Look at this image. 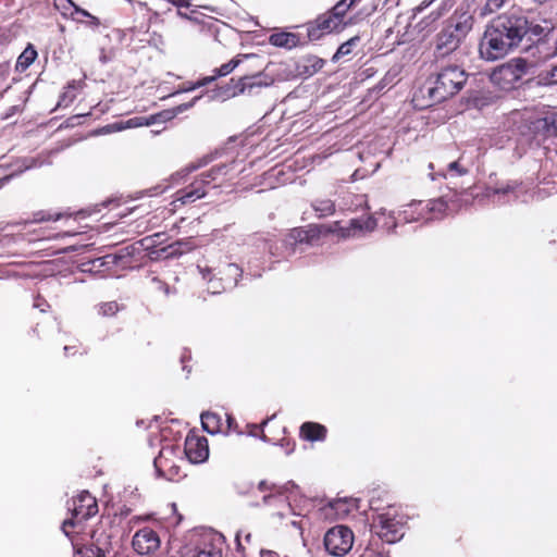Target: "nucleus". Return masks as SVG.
Returning a JSON list of instances; mask_svg holds the SVG:
<instances>
[{
  "label": "nucleus",
  "mask_w": 557,
  "mask_h": 557,
  "mask_svg": "<svg viewBox=\"0 0 557 557\" xmlns=\"http://www.w3.org/2000/svg\"><path fill=\"white\" fill-rule=\"evenodd\" d=\"M528 16L520 10H509L490 21L479 45L482 59L495 61L518 48L527 37Z\"/></svg>",
  "instance_id": "obj_1"
},
{
  "label": "nucleus",
  "mask_w": 557,
  "mask_h": 557,
  "mask_svg": "<svg viewBox=\"0 0 557 557\" xmlns=\"http://www.w3.org/2000/svg\"><path fill=\"white\" fill-rule=\"evenodd\" d=\"M467 77V73L459 65L443 66L436 75L434 85L428 89V106L441 103L455 96L466 84Z\"/></svg>",
  "instance_id": "obj_2"
},
{
  "label": "nucleus",
  "mask_w": 557,
  "mask_h": 557,
  "mask_svg": "<svg viewBox=\"0 0 557 557\" xmlns=\"http://www.w3.org/2000/svg\"><path fill=\"white\" fill-rule=\"evenodd\" d=\"M471 28V16L463 14L458 17H451L436 36V55L445 57L456 51Z\"/></svg>",
  "instance_id": "obj_3"
},
{
  "label": "nucleus",
  "mask_w": 557,
  "mask_h": 557,
  "mask_svg": "<svg viewBox=\"0 0 557 557\" xmlns=\"http://www.w3.org/2000/svg\"><path fill=\"white\" fill-rule=\"evenodd\" d=\"M407 529V517L395 506H388L383 512L373 517L371 530L385 543L400 541Z\"/></svg>",
  "instance_id": "obj_4"
},
{
  "label": "nucleus",
  "mask_w": 557,
  "mask_h": 557,
  "mask_svg": "<svg viewBox=\"0 0 557 557\" xmlns=\"http://www.w3.org/2000/svg\"><path fill=\"white\" fill-rule=\"evenodd\" d=\"M227 172L225 164L212 166L210 170L201 173L188 186L178 189L175 193V201L182 205L193 203L207 195V186L215 182L219 176H224Z\"/></svg>",
  "instance_id": "obj_5"
},
{
  "label": "nucleus",
  "mask_w": 557,
  "mask_h": 557,
  "mask_svg": "<svg viewBox=\"0 0 557 557\" xmlns=\"http://www.w3.org/2000/svg\"><path fill=\"white\" fill-rule=\"evenodd\" d=\"M69 510L72 512V518L66 519L62 523V530L66 536H70L72 529L98 512V504L96 498L87 491L79 493L69 503Z\"/></svg>",
  "instance_id": "obj_6"
},
{
  "label": "nucleus",
  "mask_w": 557,
  "mask_h": 557,
  "mask_svg": "<svg viewBox=\"0 0 557 557\" xmlns=\"http://www.w3.org/2000/svg\"><path fill=\"white\" fill-rule=\"evenodd\" d=\"M202 277L208 280V290L212 294H221L233 289L242 277L243 270L235 263H225L216 274L208 268L201 269Z\"/></svg>",
  "instance_id": "obj_7"
},
{
  "label": "nucleus",
  "mask_w": 557,
  "mask_h": 557,
  "mask_svg": "<svg viewBox=\"0 0 557 557\" xmlns=\"http://www.w3.org/2000/svg\"><path fill=\"white\" fill-rule=\"evenodd\" d=\"M354 532L346 525H335L324 535V547L326 552L335 557H343L348 554L354 544Z\"/></svg>",
  "instance_id": "obj_8"
},
{
  "label": "nucleus",
  "mask_w": 557,
  "mask_h": 557,
  "mask_svg": "<svg viewBox=\"0 0 557 557\" xmlns=\"http://www.w3.org/2000/svg\"><path fill=\"white\" fill-rule=\"evenodd\" d=\"M163 234L157 233L153 236H148L143 238L138 244L144 246L147 250H149V256L151 259H170L180 257L193 249V246L189 242L177 240L175 243L169 244L164 247L157 249L158 239L161 238Z\"/></svg>",
  "instance_id": "obj_9"
},
{
  "label": "nucleus",
  "mask_w": 557,
  "mask_h": 557,
  "mask_svg": "<svg viewBox=\"0 0 557 557\" xmlns=\"http://www.w3.org/2000/svg\"><path fill=\"white\" fill-rule=\"evenodd\" d=\"M527 71V63L522 59H513L502 64L491 74V81L502 89H510L522 78Z\"/></svg>",
  "instance_id": "obj_10"
},
{
  "label": "nucleus",
  "mask_w": 557,
  "mask_h": 557,
  "mask_svg": "<svg viewBox=\"0 0 557 557\" xmlns=\"http://www.w3.org/2000/svg\"><path fill=\"white\" fill-rule=\"evenodd\" d=\"M261 79V74L244 75L238 79L231 78V81L221 86L218 90V95L224 99L234 98L245 92H251L253 88H261L267 86Z\"/></svg>",
  "instance_id": "obj_11"
},
{
  "label": "nucleus",
  "mask_w": 557,
  "mask_h": 557,
  "mask_svg": "<svg viewBox=\"0 0 557 557\" xmlns=\"http://www.w3.org/2000/svg\"><path fill=\"white\" fill-rule=\"evenodd\" d=\"M339 222H334L333 226L326 225H309L307 227H294L286 235V244L296 246L298 244H312L318 240L322 234L335 231Z\"/></svg>",
  "instance_id": "obj_12"
},
{
  "label": "nucleus",
  "mask_w": 557,
  "mask_h": 557,
  "mask_svg": "<svg viewBox=\"0 0 557 557\" xmlns=\"http://www.w3.org/2000/svg\"><path fill=\"white\" fill-rule=\"evenodd\" d=\"M161 545L159 533L150 527H144L135 532L132 547L137 555H153Z\"/></svg>",
  "instance_id": "obj_13"
},
{
  "label": "nucleus",
  "mask_w": 557,
  "mask_h": 557,
  "mask_svg": "<svg viewBox=\"0 0 557 557\" xmlns=\"http://www.w3.org/2000/svg\"><path fill=\"white\" fill-rule=\"evenodd\" d=\"M153 463L159 475L169 481H178L184 476L181 466L176 463L172 448H162Z\"/></svg>",
  "instance_id": "obj_14"
},
{
  "label": "nucleus",
  "mask_w": 557,
  "mask_h": 557,
  "mask_svg": "<svg viewBox=\"0 0 557 557\" xmlns=\"http://www.w3.org/2000/svg\"><path fill=\"white\" fill-rule=\"evenodd\" d=\"M343 28L339 20L327 11L307 24V35L310 40H319L323 35L339 32Z\"/></svg>",
  "instance_id": "obj_15"
},
{
  "label": "nucleus",
  "mask_w": 557,
  "mask_h": 557,
  "mask_svg": "<svg viewBox=\"0 0 557 557\" xmlns=\"http://www.w3.org/2000/svg\"><path fill=\"white\" fill-rule=\"evenodd\" d=\"M184 453L191 463L205 462L209 457L208 440L190 431L185 438Z\"/></svg>",
  "instance_id": "obj_16"
},
{
  "label": "nucleus",
  "mask_w": 557,
  "mask_h": 557,
  "mask_svg": "<svg viewBox=\"0 0 557 557\" xmlns=\"http://www.w3.org/2000/svg\"><path fill=\"white\" fill-rule=\"evenodd\" d=\"M534 136L541 139L557 137V109L547 110L531 122Z\"/></svg>",
  "instance_id": "obj_17"
},
{
  "label": "nucleus",
  "mask_w": 557,
  "mask_h": 557,
  "mask_svg": "<svg viewBox=\"0 0 557 557\" xmlns=\"http://www.w3.org/2000/svg\"><path fill=\"white\" fill-rule=\"evenodd\" d=\"M248 57H249L248 54L235 57L234 59H232L227 63H224L220 67L214 69L212 75L206 76V77L199 79L198 82H196L195 84H193L191 86H189L186 89L187 90H194L196 88H200L202 86L211 84L212 82H214L219 77L228 75L230 73H232L242 63L243 58H248Z\"/></svg>",
  "instance_id": "obj_18"
},
{
  "label": "nucleus",
  "mask_w": 557,
  "mask_h": 557,
  "mask_svg": "<svg viewBox=\"0 0 557 557\" xmlns=\"http://www.w3.org/2000/svg\"><path fill=\"white\" fill-rule=\"evenodd\" d=\"M327 429L318 422L307 421L299 428L300 438L308 442H322L326 438Z\"/></svg>",
  "instance_id": "obj_19"
},
{
  "label": "nucleus",
  "mask_w": 557,
  "mask_h": 557,
  "mask_svg": "<svg viewBox=\"0 0 557 557\" xmlns=\"http://www.w3.org/2000/svg\"><path fill=\"white\" fill-rule=\"evenodd\" d=\"M269 42L275 47L293 49L300 45V37L295 33L277 32L269 37Z\"/></svg>",
  "instance_id": "obj_20"
},
{
  "label": "nucleus",
  "mask_w": 557,
  "mask_h": 557,
  "mask_svg": "<svg viewBox=\"0 0 557 557\" xmlns=\"http://www.w3.org/2000/svg\"><path fill=\"white\" fill-rule=\"evenodd\" d=\"M426 200H413L410 203L406 205L401 211V215L406 222H417L420 220H431V216L428 215V209L421 210V207L417 206L418 203H425Z\"/></svg>",
  "instance_id": "obj_21"
},
{
  "label": "nucleus",
  "mask_w": 557,
  "mask_h": 557,
  "mask_svg": "<svg viewBox=\"0 0 557 557\" xmlns=\"http://www.w3.org/2000/svg\"><path fill=\"white\" fill-rule=\"evenodd\" d=\"M202 428L211 434L223 433V416L219 412L207 411L201 414Z\"/></svg>",
  "instance_id": "obj_22"
},
{
  "label": "nucleus",
  "mask_w": 557,
  "mask_h": 557,
  "mask_svg": "<svg viewBox=\"0 0 557 557\" xmlns=\"http://www.w3.org/2000/svg\"><path fill=\"white\" fill-rule=\"evenodd\" d=\"M38 52L33 44H28L22 53L17 57L15 71L24 73L37 59Z\"/></svg>",
  "instance_id": "obj_23"
},
{
  "label": "nucleus",
  "mask_w": 557,
  "mask_h": 557,
  "mask_svg": "<svg viewBox=\"0 0 557 557\" xmlns=\"http://www.w3.org/2000/svg\"><path fill=\"white\" fill-rule=\"evenodd\" d=\"M135 250H136L135 245L126 246V247L122 248L116 253L107 255L103 258L104 262H102V264L114 263V264L121 265V267L131 265V261L128 259L133 256Z\"/></svg>",
  "instance_id": "obj_24"
},
{
  "label": "nucleus",
  "mask_w": 557,
  "mask_h": 557,
  "mask_svg": "<svg viewBox=\"0 0 557 557\" xmlns=\"http://www.w3.org/2000/svg\"><path fill=\"white\" fill-rule=\"evenodd\" d=\"M417 206H420L421 210L428 209V215L431 216V220L437 219L448 209V205L443 198L430 199L425 203H418Z\"/></svg>",
  "instance_id": "obj_25"
},
{
  "label": "nucleus",
  "mask_w": 557,
  "mask_h": 557,
  "mask_svg": "<svg viewBox=\"0 0 557 557\" xmlns=\"http://www.w3.org/2000/svg\"><path fill=\"white\" fill-rule=\"evenodd\" d=\"M70 16L77 23L85 24L92 29H97L101 25L99 17L90 14L81 7H75V13H70Z\"/></svg>",
  "instance_id": "obj_26"
},
{
  "label": "nucleus",
  "mask_w": 557,
  "mask_h": 557,
  "mask_svg": "<svg viewBox=\"0 0 557 557\" xmlns=\"http://www.w3.org/2000/svg\"><path fill=\"white\" fill-rule=\"evenodd\" d=\"M375 226L376 220L371 215L352 219L349 222V227L346 230V235H350L351 231L371 232L375 228Z\"/></svg>",
  "instance_id": "obj_27"
},
{
  "label": "nucleus",
  "mask_w": 557,
  "mask_h": 557,
  "mask_svg": "<svg viewBox=\"0 0 557 557\" xmlns=\"http://www.w3.org/2000/svg\"><path fill=\"white\" fill-rule=\"evenodd\" d=\"M147 290L152 296H168L170 293V286L160 277L151 276L147 283Z\"/></svg>",
  "instance_id": "obj_28"
},
{
  "label": "nucleus",
  "mask_w": 557,
  "mask_h": 557,
  "mask_svg": "<svg viewBox=\"0 0 557 557\" xmlns=\"http://www.w3.org/2000/svg\"><path fill=\"white\" fill-rule=\"evenodd\" d=\"M311 206L319 218L330 216L335 212V202L331 199H317Z\"/></svg>",
  "instance_id": "obj_29"
},
{
  "label": "nucleus",
  "mask_w": 557,
  "mask_h": 557,
  "mask_svg": "<svg viewBox=\"0 0 557 557\" xmlns=\"http://www.w3.org/2000/svg\"><path fill=\"white\" fill-rule=\"evenodd\" d=\"M71 216L70 213H62V212H54L51 213L46 210H39L33 213L32 222L40 223V222H48V221H58L63 218Z\"/></svg>",
  "instance_id": "obj_30"
},
{
  "label": "nucleus",
  "mask_w": 557,
  "mask_h": 557,
  "mask_svg": "<svg viewBox=\"0 0 557 557\" xmlns=\"http://www.w3.org/2000/svg\"><path fill=\"white\" fill-rule=\"evenodd\" d=\"M552 29L553 27L533 24L531 21L528 20L527 36L529 37V40H540L541 38L547 36V34Z\"/></svg>",
  "instance_id": "obj_31"
},
{
  "label": "nucleus",
  "mask_w": 557,
  "mask_h": 557,
  "mask_svg": "<svg viewBox=\"0 0 557 557\" xmlns=\"http://www.w3.org/2000/svg\"><path fill=\"white\" fill-rule=\"evenodd\" d=\"M359 41H360V37L359 36H354L350 39H348L347 41L343 42L338 47V49L335 52V54L333 55L332 61L336 62V61L341 60L343 57H346V55L350 54L352 52L354 47Z\"/></svg>",
  "instance_id": "obj_32"
},
{
  "label": "nucleus",
  "mask_w": 557,
  "mask_h": 557,
  "mask_svg": "<svg viewBox=\"0 0 557 557\" xmlns=\"http://www.w3.org/2000/svg\"><path fill=\"white\" fill-rule=\"evenodd\" d=\"M191 104H183L178 106L175 110H163L157 114L150 115V122L152 124L159 123V122H166L172 120L177 112H182L184 109L189 108Z\"/></svg>",
  "instance_id": "obj_33"
},
{
  "label": "nucleus",
  "mask_w": 557,
  "mask_h": 557,
  "mask_svg": "<svg viewBox=\"0 0 557 557\" xmlns=\"http://www.w3.org/2000/svg\"><path fill=\"white\" fill-rule=\"evenodd\" d=\"M354 9L352 5L349 4L348 0H339L331 10L330 12L333 14L334 17H337L339 20V23L345 27L346 23L344 21L347 12L349 10Z\"/></svg>",
  "instance_id": "obj_34"
},
{
  "label": "nucleus",
  "mask_w": 557,
  "mask_h": 557,
  "mask_svg": "<svg viewBox=\"0 0 557 557\" xmlns=\"http://www.w3.org/2000/svg\"><path fill=\"white\" fill-rule=\"evenodd\" d=\"M76 97V85L75 82L67 84L64 91L62 92L59 106L67 107Z\"/></svg>",
  "instance_id": "obj_35"
},
{
  "label": "nucleus",
  "mask_w": 557,
  "mask_h": 557,
  "mask_svg": "<svg viewBox=\"0 0 557 557\" xmlns=\"http://www.w3.org/2000/svg\"><path fill=\"white\" fill-rule=\"evenodd\" d=\"M120 310V306L116 301H107L102 302L99 306L98 312L102 317H113Z\"/></svg>",
  "instance_id": "obj_36"
},
{
  "label": "nucleus",
  "mask_w": 557,
  "mask_h": 557,
  "mask_svg": "<svg viewBox=\"0 0 557 557\" xmlns=\"http://www.w3.org/2000/svg\"><path fill=\"white\" fill-rule=\"evenodd\" d=\"M197 557H223V550L221 546L210 544L200 549Z\"/></svg>",
  "instance_id": "obj_37"
},
{
  "label": "nucleus",
  "mask_w": 557,
  "mask_h": 557,
  "mask_svg": "<svg viewBox=\"0 0 557 557\" xmlns=\"http://www.w3.org/2000/svg\"><path fill=\"white\" fill-rule=\"evenodd\" d=\"M82 557H107L106 552L95 545L84 546L83 548L77 550Z\"/></svg>",
  "instance_id": "obj_38"
},
{
  "label": "nucleus",
  "mask_w": 557,
  "mask_h": 557,
  "mask_svg": "<svg viewBox=\"0 0 557 557\" xmlns=\"http://www.w3.org/2000/svg\"><path fill=\"white\" fill-rule=\"evenodd\" d=\"M223 424H224L223 433H225V434L231 433V432H235L238 434L240 433L235 418L226 412L223 414Z\"/></svg>",
  "instance_id": "obj_39"
},
{
  "label": "nucleus",
  "mask_w": 557,
  "mask_h": 557,
  "mask_svg": "<svg viewBox=\"0 0 557 557\" xmlns=\"http://www.w3.org/2000/svg\"><path fill=\"white\" fill-rule=\"evenodd\" d=\"M127 125L129 127L149 126L152 125V122H150V116H135L127 121Z\"/></svg>",
  "instance_id": "obj_40"
},
{
  "label": "nucleus",
  "mask_w": 557,
  "mask_h": 557,
  "mask_svg": "<svg viewBox=\"0 0 557 557\" xmlns=\"http://www.w3.org/2000/svg\"><path fill=\"white\" fill-rule=\"evenodd\" d=\"M271 419H267L264 421H262L260 424H252L251 425V430H250V434L253 435V436H257L259 434V432L261 433V437L264 440V441H268V436L267 434L264 433V428L269 424Z\"/></svg>",
  "instance_id": "obj_41"
},
{
  "label": "nucleus",
  "mask_w": 557,
  "mask_h": 557,
  "mask_svg": "<svg viewBox=\"0 0 557 557\" xmlns=\"http://www.w3.org/2000/svg\"><path fill=\"white\" fill-rule=\"evenodd\" d=\"M33 307L40 312H47L50 309L49 302L41 295H37L34 298Z\"/></svg>",
  "instance_id": "obj_42"
},
{
  "label": "nucleus",
  "mask_w": 557,
  "mask_h": 557,
  "mask_svg": "<svg viewBox=\"0 0 557 557\" xmlns=\"http://www.w3.org/2000/svg\"><path fill=\"white\" fill-rule=\"evenodd\" d=\"M518 186H519V184L516 182L507 183L505 185L494 188L493 193L494 194H503V195L513 193L518 188Z\"/></svg>",
  "instance_id": "obj_43"
},
{
  "label": "nucleus",
  "mask_w": 557,
  "mask_h": 557,
  "mask_svg": "<svg viewBox=\"0 0 557 557\" xmlns=\"http://www.w3.org/2000/svg\"><path fill=\"white\" fill-rule=\"evenodd\" d=\"M447 170L449 172H456L457 175H465L468 173V170L460 165L459 160H455L448 163Z\"/></svg>",
  "instance_id": "obj_44"
},
{
  "label": "nucleus",
  "mask_w": 557,
  "mask_h": 557,
  "mask_svg": "<svg viewBox=\"0 0 557 557\" xmlns=\"http://www.w3.org/2000/svg\"><path fill=\"white\" fill-rule=\"evenodd\" d=\"M54 5L59 10H69L72 8L73 11L71 13H75V7H78L72 0H54Z\"/></svg>",
  "instance_id": "obj_45"
},
{
  "label": "nucleus",
  "mask_w": 557,
  "mask_h": 557,
  "mask_svg": "<svg viewBox=\"0 0 557 557\" xmlns=\"http://www.w3.org/2000/svg\"><path fill=\"white\" fill-rule=\"evenodd\" d=\"M508 0H487L485 8L488 12L499 10Z\"/></svg>",
  "instance_id": "obj_46"
},
{
  "label": "nucleus",
  "mask_w": 557,
  "mask_h": 557,
  "mask_svg": "<svg viewBox=\"0 0 557 557\" xmlns=\"http://www.w3.org/2000/svg\"><path fill=\"white\" fill-rule=\"evenodd\" d=\"M177 8H189L191 5L190 0H166Z\"/></svg>",
  "instance_id": "obj_47"
},
{
  "label": "nucleus",
  "mask_w": 557,
  "mask_h": 557,
  "mask_svg": "<svg viewBox=\"0 0 557 557\" xmlns=\"http://www.w3.org/2000/svg\"><path fill=\"white\" fill-rule=\"evenodd\" d=\"M260 557H281L278 553L271 549H261Z\"/></svg>",
  "instance_id": "obj_48"
},
{
  "label": "nucleus",
  "mask_w": 557,
  "mask_h": 557,
  "mask_svg": "<svg viewBox=\"0 0 557 557\" xmlns=\"http://www.w3.org/2000/svg\"><path fill=\"white\" fill-rule=\"evenodd\" d=\"M550 79L553 83L557 84V65L554 66L550 71Z\"/></svg>",
  "instance_id": "obj_49"
},
{
  "label": "nucleus",
  "mask_w": 557,
  "mask_h": 557,
  "mask_svg": "<svg viewBox=\"0 0 557 557\" xmlns=\"http://www.w3.org/2000/svg\"><path fill=\"white\" fill-rule=\"evenodd\" d=\"M258 488L261 491V492H264L267 490H270V486L268 485V483L265 481H261L258 485Z\"/></svg>",
  "instance_id": "obj_50"
},
{
  "label": "nucleus",
  "mask_w": 557,
  "mask_h": 557,
  "mask_svg": "<svg viewBox=\"0 0 557 557\" xmlns=\"http://www.w3.org/2000/svg\"><path fill=\"white\" fill-rule=\"evenodd\" d=\"M76 234H78L77 232H71V231H67V232H64L63 234H57L54 235V237H60V236H75Z\"/></svg>",
  "instance_id": "obj_51"
},
{
  "label": "nucleus",
  "mask_w": 557,
  "mask_h": 557,
  "mask_svg": "<svg viewBox=\"0 0 557 557\" xmlns=\"http://www.w3.org/2000/svg\"><path fill=\"white\" fill-rule=\"evenodd\" d=\"M74 349H75L74 346H64V352L66 356L73 355L74 352H72V350H74Z\"/></svg>",
  "instance_id": "obj_52"
},
{
  "label": "nucleus",
  "mask_w": 557,
  "mask_h": 557,
  "mask_svg": "<svg viewBox=\"0 0 557 557\" xmlns=\"http://www.w3.org/2000/svg\"><path fill=\"white\" fill-rule=\"evenodd\" d=\"M349 4L352 5V8H356L362 0H348Z\"/></svg>",
  "instance_id": "obj_53"
},
{
  "label": "nucleus",
  "mask_w": 557,
  "mask_h": 557,
  "mask_svg": "<svg viewBox=\"0 0 557 557\" xmlns=\"http://www.w3.org/2000/svg\"><path fill=\"white\" fill-rule=\"evenodd\" d=\"M536 4L539 5H543L545 3H547L549 0H533Z\"/></svg>",
  "instance_id": "obj_54"
},
{
  "label": "nucleus",
  "mask_w": 557,
  "mask_h": 557,
  "mask_svg": "<svg viewBox=\"0 0 557 557\" xmlns=\"http://www.w3.org/2000/svg\"><path fill=\"white\" fill-rule=\"evenodd\" d=\"M147 518H148V517H145V518H141V517H134V518L132 519V521H133V522H135V521H139V520H145V519H147Z\"/></svg>",
  "instance_id": "obj_55"
},
{
  "label": "nucleus",
  "mask_w": 557,
  "mask_h": 557,
  "mask_svg": "<svg viewBox=\"0 0 557 557\" xmlns=\"http://www.w3.org/2000/svg\"><path fill=\"white\" fill-rule=\"evenodd\" d=\"M555 53H557V38H556V41H555Z\"/></svg>",
  "instance_id": "obj_56"
}]
</instances>
